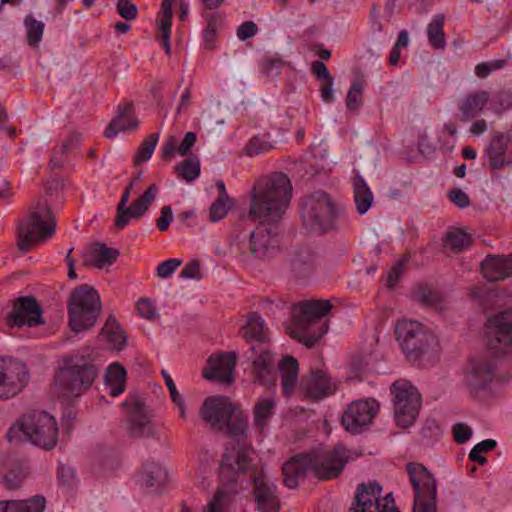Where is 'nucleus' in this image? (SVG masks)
<instances>
[{"mask_svg": "<svg viewBox=\"0 0 512 512\" xmlns=\"http://www.w3.org/2000/svg\"><path fill=\"white\" fill-rule=\"evenodd\" d=\"M68 324L75 333L93 328L102 312V303L97 290L82 284L76 287L68 300Z\"/></svg>", "mask_w": 512, "mask_h": 512, "instance_id": "obj_8", "label": "nucleus"}, {"mask_svg": "<svg viewBox=\"0 0 512 512\" xmlns=\"http://www.w3.org/2000/svg\"><path fill=\"white\" fill-rule=\"evenodd\" d=\"M6 438L10 443L29 441L44 450L54 449L58 441V426L53 416L45 411H30L9 428Z\"/></svg>", "mask_w": 512, "mask_h": 512, "instance_id": "obj_4", "label": "nucleus"}, {"mask_svg": "<svg viewBox=\"0 0 512 512\" xmlns=\"http://www.w3.org/2000/svg\"><path fill=\"white\" fill-rule=\"evenodd\" d=\"M232 204V199L217 198L210 206V220L212 222H218L223 219Z\"/></svg>", "mask_w": 512, "mask_h": 512, "instance_id": "obj_56", "label": "nucleus"}, {"mask_svg": "<svg viewBox=\"0 0 512 512\" xmlns=\"http://www.w3.org/2000/svg\"><path fill=\"white\" fill-rule=\"evenodd\" d=\"M491 108L497 115H502L510 110L512 108V91L510 89L498 90L491 99Z\"/></svg>", "mask_w": 512, "mask_h": 512, "instance_id": "obj_51", "label": "nucleus"}, {"mask_svg": "<svg viewBox=\"0 0 512 512\" xmlns=\"http://www.w3.org/2000/svg\"><path fill=\"white\" fill-rule=\"evenodd\" d=\"M126 370L119 363L111 364L106 372L105 381L110 388V396L116 397L123 393L125 388Z\"/></svg>", "mask_w": 512, "mask_h": 512, "instance_id": "obj_38", "label": "nucleus"}, {"mask_svg": "<svg viewBox=\"0 0 512 512\" xmlns=\"http://www.w3.org/2000/svg\"><path fill=\"white\" fill-rule=\"evenodd\" d=\"M473 244V239L470 234L464 230L456 228L446 233L443 239V246L453 253H459L469 248Z\"/></svg>", "mask_w": 512, "mask_h": 512, "instance_id": "obj_39", "label": "nucleus"}, {"mask_svg": "<svg viewBox=\"0 0 512 512\" xmlns=\"http://www.w3.org/2000/svg\"><path fill=\"white\" fill-rule=\"evenodd\" d=\"M131 190H132V185H127V187L125 188V190L121 196V199L117 205L115 226L119 229H123L124 227L127 226L126 215H127V209L129 208V207H127V203L130 198Z\"/></svg>", "mask_w": 512, "mask_h": 512, "instance_id": "obj_55", "label": "nucleus"}, {"mask_svg": "<svg viewBox=\"0 0 512 512\" xmlns=\"http://www.w3.org/2000/svg\"><path fill=\"white\" fill-rule=\"evenodd\" d=\"M315 267V256L309 248L302 247L295 250L291 260L290 269L296 278L309 277Z\"/></svg>", "mask_w": 512, "mask_h": 512, "instance_id": "obj_31", "label": "nucleus"}, {"mask_svg": "<svg viewBox=\"0 0 512 512\" xmlns=\"http://www.w3.org/2000/svg\"><path fill=\"white\" fill-rule=\"evenodd\" d=\"M237 355L235 352H227L211 355L207 360V366L203 370V377L209 381L229 384L234 381V369Z\"/></svg>", "mask_w": 512, "mask_h": 512, "instance_id": "obj_21", "label": "nucleus"}, {"mask_svg": "<svg viewBox=\"0 0 512 512\" xmlns=\"http://www.w3.org/2000/svg\"><path fill=\"white\" fill-rule=\"evenodd\" d=\"M240 334L247 342L256 341L264 344L268 340L265 321L258 312L248 314L245 325L240 329Z\"/></svg>", "mask_w": 512, "mask_h": 512, "instance_id": "obj_33", "label": "nucleus"}, {"mask_svg": "<svg viewBox=\"0 0 512 512\" xmlns=\"http://www.w3.org/2000/svg\"><path fill=\"white\" fill-rule=\"evenodd\" d=\"M207 26L203 31V41L207 49H212L217 38V31L222 23V18L216 13L206 15Z\"/></svg>", "mask_w": 512, "mask_h": 512, "instance_id": "obj_49", "label": "nucleus"}, {"mask_svg": "<svg viewBox=\"0 0 512 512\" xmlns=\"http://www.w3.org/2000/svg\"><path fill=\"white\" fill-rule=\"evenodd\" d=\"M142 476L147 488L163 486L168 481L167 470L155 462H147L143 465Z\"/></svg>", "mask_w": 512, "mask_h": 512, "instance_id": "obj_40", "label": "nucleus"}, {"mask_svg": "<svg viewBox=\"0 0 512 512\" xmlns=\"http://www.w3.org/2000/svg\"><path fill=\"white\" fill-rule=\"evenodd\" d=\"M452 430L454 441L458 444L466 443L472 436V429L464 423H456Z\"/></svg>", "mask_w": 512, "mask_h": 512, "instance_id": "obj_62", "label": "nucleus"}, {"mask_svg": "<svg viewBox=\"0 0 512 512\" xmlns=\"http://www.w3.org/2000/svg\"><path fill=\"white\" fill-rule=\"evenodd\" d=\"M29 378L25 363L0 357V400H9L20 394L27 386Z\"/></svg>", "mask_w": 512, "mask_h": 512, "instance_id": "obj_14", "label": "nucleus"}, {"mask_svg": "<svg viewBox=\"0 0 512 512\" xmlns=\"http://www.w3.org/2000/svg\"><path fill=\"white\" fill-rule=\"evenodd\" d=\"M99 369L82 356H70L65 359V365L55 374V388L58 397L72 401L88 391Z\"/></svg>", "mask_w": 512, "mask_h": 512, "instance_id": "obj_6", "label": "nucleus"}, {"mask_svg": "<svg viewBox=\"0 0 512 512\" xmlns=\"http://www.w3.org/2000/svg\"><path fill=\"white\" fill-rule=\"evenodd\" d=\"M118 14L125 20L130 21L137 17L138 9L131 0H118L116 4Z\"/></svg>", "mask_w": 512, "mask_h": 512, "instance_id": "obj_59", "label": "nucleus"}, {"mask_svg": "<svg viewBox=\"0 0 512 512\" xmlns=\"http://www.w3.org/2000/svg\"><path fill=\"white\" fill-rule=\"evenodd\" d=\"M46 504V498L40 494L23 500H1L0 512H44Z\"/></svg>", "mask_w": 512, "mask_h": 512, "instance_id": "obj_30", "label": "nucleus"}, {"mask_svg": "<svg viewBox=\"0 0 512 512\" xmlns=\"http://www.w3.org/2000/svg\"><path fill=\"white\" fill-rule=\"evenodd\" d=\"M490 98V93L487 90L469 91L457 103L456 118L463 123L477 119L489 103Z\"/></svg>", "mask_w": 512, "mask_h": 512, "instance_id": "obj_22", "label": "nucleus"}, {"mask_svg": "<svg viewBox=\"0 0 512 512\" xmlns=\"http://www.w3.org/2000/svg\"><path fill=\"white\" fill-rule=\"evenodd\" d=\"M305 396L309 399L320 400L333 394L336 390L330 377L322 370L311 372V376L303 384Z\"/></svg>", "mask_w": 512, "mask_h": 512, "instance_id": "obj_28", "label": "nucleus"}, {"mask_svg": "<svg viewBox=\"0 0 512 512\" xmlns=\"http://www.w3.org/2000/svg\"><path fill=\"white\" fill-rule=\"evenodd\" d=\"M507 61L505 59H497L490 62H481L475 67V74L479 78H486L495 70L502 69L506 66Z\"/></svg>", "mask_w": 512, "mask_h": 512, "instance_id": "obj_57", "label": "nucleus"}, {"mask_svg": "<svg viewBox=\"0 0 512 512\" xmlns=\"http://www.w3.org/2000/svg\"><path fill=\"white\" fill-rule=\"evenodd\" d=\"M254 449L247 446L226 449L219 467L221 485L216 490L205 512H224V507L237 492L240 475L251 473L254 485L253 497L259 512H279L280 501L276 494L277 486L265 474L263 467L259 470L252 464Z\"/></svg>", "mask_w": 512, "mask_h": 512, "instance_id": "obj_1", "label": "nucleus"}, {"mask_svg": "<svg viewBox=\"0 0 512 512\" xmlns=\"http://www.w3.org/2000/svg\"><path fill=\"white\" fill-rule=\"evenodd\" d=\"M413 297L416 301L427 307L437 306L441 302V295L428 285H419Z\"/></svg>", "mask_w": 512, "mask_h": 512, "instance_id": "obj_50", "label": "nucleus"}, {"mask_svg": "<svg viewBox=\"0 0 512 512\" xmlns=\"http://www.w3.org/2000/svg\"><path fill=\"white\" fill-rule=\"evenodd\" d=\"M254 382L271 387L276 382V361L274 354L266 347L259 348L257 357L252 362Z\"/></svg>", "mask_w": 512, "mask_h": 512, "instance_id": "obj_23", "label": "nucleus"}, {"mask_svg": "<svg viewBox=\"0 0 512 512\" xmlns=\"http://www.w3.org/2000/svg\"><path fill=\"white\" fill-rule=\"evenodd\" d=\"M353 193L356 210L359 214H365L373 203V193L364 178L357 173L353 178Z\"/></svg>", "mask_w": 512, "mask_h": 512, "instance_id": "obj_35", "label": "nucleus"}, {"mask_svg": "<svg viewBox=\"0 0 512 512\" xmlns=\"http://www.w3.org/2000/svg\"><path fill=\"white\" fill-rule=\"evenodd\" d=\"M101 334L107 336L109 342L113 344L116 349H122L126 344V336L121 330L119 323L116 318L109 316L104 327L101 330Z\"/></svg>", "mask_w": 512, "mask_h": 512, "instance_id": "obj_45", "label": "nucleus"}, {"mask_svg": "<svg viewBox=\"0 0 512 512\" xmlns=\"http://www.w3.org/2000/svg\"><path fill=\"white\" fill-rule=\"evenodd\" d=\"M24 475L20 471L11 470L4 476V485L7 489L15 490L21 487Z\"/></svg>", "mask_w": 512, "mask_h": 512, "instance_id": "obj_64", "label": "nucleus"}, {"mask_svg": "<svg viewBox=\"0 0 512 512\" xmlns=\"http://www.w3.org/2000/svg\"><path fill=\"white\" fill-rule=\"evenodd\" d=\"M276 413V401L273 397L259 398L253 407L254 427L263 433Z\"/></svg>", "mask_w": 512, "mask_h": 512, "instance_id": "obj_32", "label": "nucleus"}, {"mask_svg": "<svg viewBox=\"0 0 512 512\" xmlns=\"http://www.w3.org/2000/svg\"><path fill=\"white\" fill-rule=\"evenodd\" d=\"M55 217L44 198H39L31 205L26 217L17 225V245L19 250L27 252L33 245L51 237L55 233Z\"/></svg>", "mask_w": 512, "mask_h": 512, "instance_id": "obj_7", "label": "nucleus"}, {"mask_svg": "<svg viewBox=\"0 0 512 512\" xmlns=\"http://www.w3.org/2000/svg\"><path fill=\"white\" fill-rule=\"evenodd\" d=\"M292 184L283 172H274L258 178L250 191L248 217L260 223L278 224L291 198Z\"/></svg>", "mask_w": 512, "mask_h": 512, "instance_id": "obj_2", "label": "nucleus"}, {"mask_svg": "<svg viewBox=\"0 0 512 512\" xmlns=\"http://www.w3.org/2000/svg\"><path fill=\"white\" fill-rule=\"evenodd\" d=\"M496 366V360L486 356L469 362L464 381L471 395L477 397L489 388L495 376Z\"/></svg>", "mask_w": 512, "mask_h": 512, "instance_id": "obj_17", "label": "nucleus"}, {"mask_svg": "<svg viewBox=\"0 0 512 512\" xmlns=\"http://www.w3.org/2000/svg\"><path fill=\"white\" fill-rule=\"evenodd\" d=\"M488 347L495 354L512 353V310L503 311L487 321Z\"/></svg>", "mask_w": 512, "mask_h": 512, "instance_id": "obj_16", "label": "nucleus"}, {"mask_svg": "<svg viewBox=\"0 0 512 512\" xmlns=\"http://www.w3.org/2000/svg\"><path fill=\"white\" fill-rule=\"evenodd\" d=\"M497 446V442L493 439H486L482 442L476 444L472 450L470 451L468 458L472 462H476L479 465H484L487 463V458L483 456V453L490 452L494 450Z\"/></svg>", "mask_w": 512, "mask_h": 512, "instance_id": "obj_54", "label": "nucleus"}, {"mask_svg": "<svg viewBox=\"0 0 512 512\" xmlns=\"http://www.w3.org/2000/svg\"><path fill=\"white\" fill-rule=\"evenodd\" d=\"M338 209L324 191H316L303 202L301 218L309 232L321 234L336 228Z\"/></svg>", "mask_w": 512, "mask_h": 512, "instance_id": "obj_9", "label": "nucleus"}, {"mask_svg": "<svg viewBox=\"0 0 512 512\" xmlns=\"http://www.w3.org/2000/svg\"><path fill=\"white\" fill-rule=\"evenodd\" d=\"M285 66L284 59L278 54H266L259 62L260 72L267 77H277Z\"/></svg>", "mask_w": 512, "mask_h": 512, "instance_id": "obj_46", "label": "nucleus"}, {"mask_svg": "<svg viewBox=\"0 0 512 512\" xmlns=\"http://www.w3.org/2000/svg\"><path fill=\"white\" fill-rule=\"evenodd\" d=\"M395 334L409 362L425 366L436 359L438 340L421 323L412 320H400L396 324Z\"/></svg>", "mask_w": 512, "mask_h": 512, "instance_id": "obj_5", "label": "nucleus"}, {"mask_svg": "<svg viewBox=\"0 0 512 512\" xmlns=\"http://www.w3.org/2000/svg\"><path fill=\"white\" fill-rule=\"evenodd\" d=\"M481 273L489 282L502 281L512 276V254L488 255L481 263Z\"/></svg>", "mask_w": 512, "mask_h": 512, "instance_id": "obj_25", "label": "nucleus"}, {"mask_svg": "<svg viewBox=\"0 0 512 512\" xmlns=\"http://www.w3.org/2000/svg\"><path fill=\"white\" fill-rule=\"evenodd\" d=\"M444 19L445 17L443 14H437L427 27L429 44L435 50H442L446 47Z\"/></svg>", "mask_w": 512, "mask_h": 512, "instance_id": "obj_41", "label": "nucleus"}, {"mask_svg": "<svg viewBox=\"0 0 512 512\" xmlns=\"http://www.w3.org/2000/svg\"><path fill=\"white\" fill-rule=\"evenodd\" d=\"M235 406L223 396L207 397L200 407L201 419L218 431H224L225 423Z\"/></svg>", "mask_w": 512, "mask_h": 512, "instance_id": "obj_20", "label": "nucleus"}, {"mask_svg": "<svg viewBox=\"0 0 512 512\" xmlns=\"http://www.w3.org/2000/svg\"><path fill=\"white\" fill-rule=\"evenodd\" d=\"M158 193V186L153 183L146 191L127 209V224L131 218L139 219L149 210L151 204L155 201Z\"/></svg>", "mask_w": 512, "mask_h": 512, "instance_id": "obj_36", "label": "nucleus"}, {"mask_svg": "<svg viewBox=\"0 0 512 512\" xmlns=\"http://www.w3.org/2000/svg\"><path fill=\"white\" fill-rule=\"evenodd\" d=\"M4 315L9 328L37 327L45 323L43 309L34 296L10 299L4 305Z\"/></svg>", "mask_w": 512, "mask_h": 512, "instance_id": "obj_12", "label": "nucleus"}, {"mask_svg": "<svg viewBox=\"0 0 512 512\" xmlns=\"http://www.w3.org/2000/svg\"><path fill=\"white\" fill-rule=\"evenodd\" d=\"M510 137L496 132L486 149V156L492 170H502L512 164V151L509 150Z\"/></svg>", "mask_w": 512, "mask_h": 512, "instance_id": "obj_24", "label": "nucleus"}, {"mask_svg": "<svg viewBox=\"0 0 512 512\" xmlns=\"http://www.w3.org/2000/svg\"><path fill=\"white\" fill-rule=\"evenodd\" d=\"M406 470L414 490L412 512H437V484L434 476L419 463H408Z\"/></svg>", "mask_w": 512, "mask_h": 512, "instance_id": "obj_10", "label": "nucleus"}, {"mask_svg": "<svg viewBox=\"0 0 512 512\" xmlns=\"http://www.w3.org/2000/svg\"><path fill=\"white\" fill-rule=\"evenodd\" d=\"M173 219L174 216L171 206H163L160 211V217L156 220V226L159 229V231L164 232L168 230Z\"/></svg>", "mask_w": 512, "mask_h": 512, "instance_id": "obj_63", "label": "nucleus"}, {"mask_svg": "<svg viewBox=\"0 0 512 512\" xmlns=\"http://www.w3.org/2000/svg\"><path fill=\"white\" fill-rule=\"evenodd\" d=\"M349 453L345 446L337 444L329 451L295 455L283 465L284 485L296 488L308 472L323 481L335 479L349 462Z\"/></svg>", "mask_w": 512, "mask_h": 512, "instance_id": "obj_3", "label": "nucleus"}, {"mask_svg": "<svg viewBox=\"0 0 512 512\" xmlns=\"http://www.w3.org/2000/svg\"><path fill=\"white\" fill-rule=\"evenodd\" d=\"M278 369L281 375L283 393L286 396H290L298 380V361L294 357L286 355L278 364Z\"/></svg>", "mask_w": 512, "mask_h": 512, "instance_id": "obj_34", "label": "nucleus"}, {"mask_svg": "<svg viewBox=\"0 0 512 512\" xmlns=\"http://www.w3.org/2000/svg\"><path fill=\"white\" fill-rule=\"evenodd\" d=\"M288 330L289 335L293 339H296L307 348H312L327 333L328 326L326 323H322L317 328H313V331L310 333H306L307 331H301L295 328H288Z\"/></svg>", "mask_w": 512, "mask_h": 512, "instance_id": "obj_42", "label": "nucleus"}, {"mask_svg": "<svg viewBox=\"0 0 512 512\" xmlns=\"http://www.w3.org/2000/svg\"><path fill=\"white\" fill-rule=\"evenodd\" d=\"M81 141L80 134H70L61 144L59 149H54L51 153V158L48 163V168L51 170L61 168L64 165V156L71 154L76 150Z\"/></svg>", "mask_w": 512, "mask_h": 512, "instance_id": "obj_37", "label": "nucleus"}, {"mask_svg": "<svg viewBox=\"0 0 512 512\" xmlns=\"http://www.w3.org/2000/svg\"><path fill=\"white\" fill-rule=\"evenodd\" d=\"M182 264L180 259H168L157 266V276L162 279L169 278L174 271Z\"/></svg>", "mask_w": 512, "mask_h": 512, "instance_id": "obj_60", "label": "nucleus"}, {"mask_svg": "<svg viewBox=\"0 0 512 512\" xmlns=\"http://www.w3.org/2000/svg\"><path fill=\"white\" fill-rule=\"evenodd\" d=\"M247 427V416L241 411H236V407H234L229 420L225 423L224 431L232 437L245 438L247 436Z\"/></svg>", "mask_w": 512, "mask_h": 512, "instance_id": "obj_44", "label": "nucleus"}, {"mask_svg": "<svg viewBox=\"0 0 512 512\" xmlns=\"http://www.w3.org/2000/svg\"><path fill=\"white\" fill-rule=\"evenodd\" d=\"M26 29V40L29 46L36 48L42 41L45 25L42 21L37 20L33 14H28L23 21Z\"/></svg>", "mask_w": 512, "mask_h": 512, "instance_id": "obj_43", "label": "nucleus"}, {"mask_svg": "<svg viewBox=\"0 0 512 512\" xmlns=\"http://www.w3.org/2000/svg\"><path fill=\"white\" fill-rule=\"evenodd\" d=\"M139 121L134 113L132 102L119 105L117 115L111 120L104 131L106 138H114L119 132L134 131L138 128Z\"/></svg>", "mask_w": 512, "mask_h": 512, "instance_id": "obj_26", "label": "nucleus"}, {"mask_svg": "<svg viewBox=\"0 0 512 512\" xmlns=\"http://www.w3.org/2000/svg\"><path fill=\"white\" fill-rule=\"evenodd\" d=\"M158 139H159V135L157 133L150 134L149 136H147L145 138V140L140 145V147L137 151V154L135 156V159H134L135 165H139L142 162H146L151 158V156L155 150V147L157 145Z\"/></svg>", "mask_w": 512, "mask_h": 512, "instance_id": "obj_53", "label": "nucleus"}, {"mask_svg": "<svg viewBox=\"0 0 512 512\" xmlns=\"http://www.w3.org/2000/svg\"><path fill=\"white\" fill-rule=\"evenodd\" d=\"M175 170L178 176L187 182L194 181L199 177L200 174V161L198 156L193 155L187 159H184L178 166L175 167Z\"/></svg>", "mask_w": 512, "mask_h": 512, "instance_id": "obj_47", "label": "nucleus"}, {"mask_svg": "<svg viewBox=\"0 0 512 512\" xmlns=\"http://www.w3.org/2000/svg\"><path fill=\"white\" fill-rule=\"evenodd\" d=\"M332 309L329 300H304L294 304L291 309L292 324L289 328L301 331H309L310 328H317L321 320Z\"/></svg>", "mask_w": 512, "mask_h": 512, "instance_id": "obj_15", "label": "nucleus"}, {"mask_svg": "<svg viewBox=\"0 0 512 512\" xmlns=\"http://www.w3.org/2000/svg\"><path fill=\"white\" fill-rule=\"evenodd\" d=\"M397 426L406 428L414 424L421 409L422 397L408 380L399 379L391 385Z\"/></svg>", "mask_w": 512, "mask_h": 512, "instance_id": "obj_11", "label": "nucleus"}, {"mask_svg": "<svg viewBox=\"0 0 512 512\" xmlns=\"http://www.w3.org/2000/svg\"><path fill=\"white\" fill-rule=\"evenodd\" d=\"M279 234L277 224L261 223L250 234L247 246L251 255L257 259L271 257L278 248Z\"/></svg>", "mask_w": 512, "mask_h": 512, "instance_id": "obj_19", "label": "nucleus"}, {"mask_svg": "<svg viewBox=\"0 0 512 512\" xmlns=\"http://www.w3.org/2000/svg\"><path fill=\"white\" fill-rule=\"evenodd\" d=\"M379 404L374 399L353 401L342 415V425L352 434H359L371 424Z\"/></svg>", "mask_w": 512, "mask_h": 512, "instance_id": "obj_18", "label": "nucleus"}, {"mask_svg": "<svg viewBox=\"0 0 512 512\" xmlns=\"http://www.w3.org/2000/svg\"><path fill=\"white\" fill-rule=\"evenodd\" d=\"M272 148L273 146L268 141H265L260 137L255 136L248 142L246 146V153L249 156H254L259 155L261 153H266Z\"/></svg>", "mask_w": 512, "mask_h": 512, "instance_id": "obj_58", "label": "nucleus"}, {"mask_svg": "<svg viewBox=\"0 0 512 512\" xmlns=\"http://www.w3.org/2000/svg\"><path fill=\"white\" fill-rule=\"evenodd\" d=\"M119 251L116 248L108 247L104 243L95 242L91 245L89 253L86 255L83 264L85 266H94L104 268L112 265L118 258Z\"/></svg>", "mask_w": 512, "mask_h": 512, "instance_id": "obj_29", "label": "nucleus"}, {"mask_svg": "<svg viewBox=\"0 0 512 512\" xmlns=\"http://www.w3.org/2000/svg\"><path fill=\"white\" fill-rule=\"evenodd\" d=\"M363 89V79L353 80L346 96V106L349 110L355 111L362 105Z\"/></svg>", "mask_w": 512, "mask_h": 512, "instance_id": "obj_52", "label": "nucleus"}, {"mask_svg": "<svg viewBox=\"0 0 512 512\" xmlns=\"http://www.w3.org/2000/svg\"><path fill=\"white\" fill-rule=\"evenodd\" d=\"M442 436V430L434 419H427L420 431V443L424 447L433 446Z\"/></svg>", "mask_w": 512, "mask_h": 512, "instance_id": "obj_48", "label": "nucleus"}, {"mask_svg": "<svg viewBox=\"0 0 512 512\" xmlns=\"http://www.w3.org/2000/svg\"><path fill=\"white\" fill-rule=\"evenodd\" d=\"M382 487L377 481L358 485L350 512H399L392 493L381 496Z\"/></svg>", "mask_w": 512, "mask_h": 512, "instance_id": "obj_13", "label": "nucleus"}, {"mask_svg": "<svg viewBox=\"0 0 512 512\" xmlns=\"http://www.w3.org/2000/svg\"><path fill=\"white\" fill-rule=\"evenodd\" d=\"M449 200L459 208H466L470 205L469 196L459 188H453L448 191Z\"/></svg>", "mask_w": 512, "mask_h": 512, "instance_id": "obj_61", "label": "nucleus"}, {"mask_svg": "<svg viewBox=\"0 0 512 512\" xmlns=\"http://www.w3.org/2000/svg\"><path fill=\"white\" fill-rule=\"evenodd\" d=\"M125 406L129 407V431L134 437L149 436L152 433L150 420L146 414L144 403L133 399L126 401Z\"/></svg>", "mask_w": 512, "mask_h": 512, "instance_id": "obj_27", "label": "nucleus"}]
</instances>
